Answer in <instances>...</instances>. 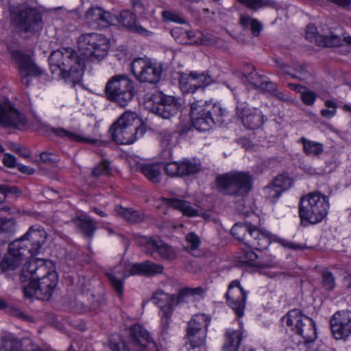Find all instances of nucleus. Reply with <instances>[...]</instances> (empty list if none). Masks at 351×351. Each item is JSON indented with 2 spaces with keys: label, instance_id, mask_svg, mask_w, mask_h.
I'll return each mask as SVG.
<instances>
[{
  "label": "nucleus",
  "instance_id": "29",
  "mask_svg": "<svg viewBox=\"0 0 351 351\" xmlns=\"http://www.w3.org/2000/svg\"><path fill=\"white\" fill-rule=\"evenodd\" d=\"M249 234H251V238L247 240V245L250 248L263 250L269 246L270 238L256 227Z\"/></svg>",
  "mask_w": 351,
  "mask_h": 351
},
{
  "label": "nucleus",
  "instance_id": "34",
  "mask_svg": "<svg viewBox=\"0 0 351 351\" xmlns=\"http://www.w3.org/2000/svg\"><path fill=\"white\" fill-rule=\"evenodd\" d=\"M140 171L152 183L160 182L161 169L158 164H142L139 166Z\"/></svg>",
  "mask_w": 351,
  "mask_h": 351
},
{
  "label": "nucleus",
  "instance_id": "53",
  "mask_svg": "<svg viewBox=\"0 0 351 351\" xmlns=\"http://www.w3.org/2000/svg\"><path fill=\"white\" fill-rule=\"evenodd\" d=\"M186 242L188 244V247L191 250H196L200 245L199 237L194 232H190L186 235Z\"/></svg>",
  "mask_w": 351,
  "mask_h": 351
},
{
  "label": "nucleus",
  "instance_id": "50",
  "mask_svg": "<svg viewBox=\"0 0 351 351\" xmlns=\"http://www.w3.org/2000/svg\"><path fill=\"white\" fill-rule=\"evenodd\" d=\"M163 202L169 207L175 208L180 211H182L184 205H186V201L176 199V198H163Z\"/></svg>",
  "mask_w": 351,
  "mask_h": 351
},
{
  "label": "nucleus",
  "instance_id": "44",
  "mask_svg": "<svg viewBox=\"0 0 351 351\" xmlns=\"http://www.w3.org/2000/svg\"><path fill=\"white\" fill-rule=\"evenodd\" d=\"M300 141L303 144L304 151L307 155L317 156L322 153V144L312 141H308L304 137H302Z\"/></svg>",
  "mask_w": 351,
  "mask_h": 351
},
{
  "label": "nucleus",
  "instance_id": "1",
  "mask_svg": "<svg viewBox=\"0 0 351 351\" xmlns=\"http://www.w3.org/2000/svg\"><path fill=\"white\" fill-rule=\"evenodd\" d=\"M46 238L47 235L43 230L31 227L23 237L10 243L8 250L0 263L1 271H13L25 258L37 254Z\"/></svg>",
  "mask_w": 351,
  "mask_h": 351
},
{
  "label": "nucleus",
  "instance_id": "51",
  "mask_svg": "<svg viewBox=\"0 0 351 351\" xmlns=\"http://www.w3.org/2000/svg\"><path fill=\"white\" fill-rule=\"evenodd\" d=\"M164 170L170 177H180L179 162H171L165 165Z\"/></svg>",
  "mask_w": 351,
  "mask_h": 351
},
{
  "label": "nucleus",
  "instance_id": "18",
  "mask_svg": "<svg viewBox=\"0 0 351 351\" xmlns=\"http://www.w3.org/2000/svg\"><path fill=\"white\" fill-rule=\"evenodd\" d=\"M27 125L25 116L9 101H0V125L5 128L22 129Z\"/></svg>",
  "mask_w": 351,
  "mask_h": 351
},
{
  "label": "nucleus",
  "instance_id": "25",
  "mask_svg": "<svg viewBox=\"0 0 351 351\" xmlns=\"http://www.w3.org/2000/svg\"><path fill=\"white\" fill-rule=\"evenodd\" d=\"M152 301L159 308V313H173L177 303V295H169L162 291H157L153 295Z\"/></svg>",
  "mask_w": 351,
  "mask_h": 351
},
{
  "label": "nucleus",
  "instance_id": "11",
  "mask_svg": "<svg viewBox=\"0 0 351 351\" xmlns=\"http://www.w3.org/2000/svg\"><path fill=\"white\" fill-rule=\"evenodd\" d=\"M10 13L14 23L21 32L34 33L42 26V14L36 8L22 5Z\"/></svg>",
  "mask_w": 351,
  "mask_h": 351
},
{
  "label": "nucleus",
  "instance_id": "40",
  "mask_svg": "<svg viewBox=\"0 0 351 351\" xmlns=\"http://www.w3.org/2000/svg\"><path fill=\"white\" fill-rule=\"evenodd\" d=\"M186 342L193 349L204 346L206 343V333L203 331H186L185 336Z\"/></svg>",
  "mask_w": 351,
  "mask_h": 351
},
{
  "label": "nucleus",
  "instance_id": "4",
  "mask_svg": "<svg viewBox=\"0 0 351 351\" xmlns=\"http://www.w3.org/2000/svg\"><path fill=\"white\" fill-rule=\"evenodd\" d=\"M137 119V114L133 112H124L109 130L112 139L119 144H132L138 138L142 137L146 128L144 125L134 126V123Z\"/></svg>",
  "mask_w": 351,
  "mask_h": 351
},
{
  "label": "nucleus",
  "instance_id": "46",
  "mask_svg": "<svg viewBox=\"0 0 351 351\" xmlns=\"http://www.w3.org/2000/svg\"><path fill=\"white\" fill-rule=\"evenodd\" d=\"M192 72L190 74H182L179 79V84L180 88L184 92H194L196 90L195 84L194 82Z\"/></svg>",
  "mask_w": 351,
  "mask_h": 351
},
{
  "label": "nucleus",
  "instance_id": "24",
  "mask_svg": "<svg viewBox=\"0 0 351 351\" xmlns=\"http://www.w3.org/2000/svg\"><path fill=\"white\" fill-rule=\"evenodd\" d=\"M117 19V22L132 33L145 37L152 35V32L143 27L136 21L135 14L129 10L121 11Z\"/></svg>",
  "mask_w": 351,
  "mask_h": 351
},
{
  "label": "nucleus",
  "instance_id": "16",
  "mask_svg": "<svg viewBox=\"0 0 351 351\" xmlns=\"http://www.w3.org/2000/svg\"><path fill=\"white\" fill-rule=\"evenodd\" d=\"M12 58L18 64V69L23 85L28 87L32 84V77L43 75V70L36 65L32 58L21 51L14 50L12 52Z\"/></svg>",
  "mask_w": 351,
  "mask_h": 351
},
{
  "label": "nucleus",
  "instance_id": "43",
  "mask_svg": "<svg viewBox=\"0 0 351 351\" xmlns=\"http://www.w3.org/2000/svg\"><path fill=\"white\" fill-rule=\"evenodd\" d=\"M51 133L57 136H60L62 138H64L71 141H74L77 142H86L90 141L91 143H94L95 141H88V139L82 137L76 133L70 132L63 128H53L51 129Z\"/></svg>",
  "mask_w": 351,
  "mask_h": 351
},
{
  "label": "nucleus",
  "instance_id": "56",
  "mask_svg": "<svg viewBox=\"0 0 351 351\" xmlns=\"http://www.w3.org/2000/svg\"><path fill=\"white\" fill-rule=\"evenodd\" d=\"M160 143L162 147L168 148L171 145L172 132L169 130H163L159 133Z\"/></svg>",
  "mask_w": 351,
  "mask_h": 351
},
{
  "label": "nucleus",
  "instance_id": "49",
  "mask_svg": "<svg viewBox=\"0 0 351 351\" xmlns=\"http://www.w3.org/2000/svg\"><path fill=\"white\" fill-rule=\"evenodd\" d=\"M322 285L326 290H332L335 285V280L332 274L328 271L322 272Z\"/></svg>",
  "mask_w": 351,
  "mask_h": 351
},
{
  "label": "nucleus",
  "instance_id": "45",
  "mask_svg": "<svg viewBox=\"0 0 351 351\" xmlns=\"http://www.w3.org/2000/svg\"><path fill=\"white\" fill-rule=\"evenodd\" d=\"M241 262L252 266L265 267L273 265L265 264L258 260V256L252 250H246L243 253Z\"/></svg>",
  "mask_w": 351,
  "mask_h": 351
},
{
  "label": "nucleus",
  "instance_id": "55",
  "mask_svg": "<svg viewBox=\"0 0 351 351\" xmlns=\"http://www.w3.org/2000/svg\"><path fill=\"white\" fill-rule=\"evenodd\" d=\"M171 35L175 39L180 43H187L188 41L184 40V36L189 35L188 30L181 27H175L171 30Z\"/></svg>",
  "mask_w": 351,
  "mask_h": 351
},
{
  "label": "nucleus",
  "instance_id": "19",
  "mask_svg": "<svg viewBox=\"0 0 351 351\" xmlns=\"http://www.w3.org/2000/svg\"><path fill=\"white\" fill-rule=\"evenodd\" d=\"M226 298L228 306L234 311L238 317H241L244 313L247 291L241 286L239 281H232L228 287Z\"/></svg>",
  "mask_w": 351,
  "mask_h": 351
},
{
  "label": "nucleus",
  "instance_id": "26",
  "mask_svg": "<svg viewBox=\"0 0 351 351\" xmlns=\"http://www.w3.org/2000/svg\"><path fill=\"white\" fill-rule=\"evenodd\" d=\"M163 266L152 261H144L141 263H135L130 267V272L132 275H142L146 276L161 274Z\"/></svg>",
  "mask_w": 351,
  "mask_h": 351
},
{
  "label": "nucleus",
  "instance_id": "3",
  "mask_svg": "<svg viewBox=\"0 0 351 351\" xmlns=\"http://www.w3.org/2000/svg\"><path fill=\"white\" fill-rule=\"evenodd\" d=\"M223 111L220 106L204 100L191 104L190 117L193 127L199 131H208L214 125L223 122Z\"/></svg>",
  "mask_w": 351,
  "mask_h": 351
},
{
  "label": "nucleus",
  "instance_id": "41",
  "mask_svg": "<svg viewBox=\"0 0 351 351\" xmlns=\"http://www.w3.org/2000/svg\"><path fill=\"white\" fill-rule=\"evenodd\" d=\"M242 75L256 88L258 87L264 77L263 75L258 74L251 64L243 66Z\"/></svg>",
  "mask_w": 351,
  "mask_h": 351
},
{
  "label": "nucleus",
  "instance_id": "23",
  "mask_svg": "<svg viewBox=\"0 0 351 351\" xmlns=\"http://www.w3.org/2000/svg\"><path fill=\"white\" fill-rule=\"evenodd\" d=\"M306 38L319 47H335L342 45L340 37L334 34L330 36L321 35L317 32V27L313 24L307 25Z\"/></svg>",
  "mask_w": 351,
  "mask_h": 351
},
{
  "label": "nucleus",
  "instance_id": "42",
  "mask_svg": "<svg viewBox=\"0 0 351 351\" xmlns=\"http://www.w3.org/2000/svg\"><path fill=\"white\" fill-rule=\"evenodd\" d=\"M247 8L256 11L264 8H276L277 3L273 0H238Z\"/></svg>",
  "mask_w": 351,
  "mask_h": 351
},
{
  "label": "nucleus",
  "instance_id": "5",
  "mask_svg": "<svg viewBox=\"0 0 351 351\" xmlns=\"http://www.w3.org/2000/svg\"><path fill=\"white\" fill-rule=\"evenodd\" d=\"M329 208L328 197L319 191L309 193L302 197L300 202L299 215L301 221L311 224L322 221Z\"/></svg>",
  "mask_w": 351,
  "mask_h": 351
},
{
  "label": "nucleus",
  "instance_id": "6",
  "mask_svg": "<svg viewBox=\"0 0 351 351\" xmlns=\"http://www.w3.org/2000/svg\"><path fill=\"white\" fill-rule=\"evenodd\" d=\"M252 180L248 172L231 171L218 176L215 182L220 193L243 197L252 189Z\"/></svg>",
  "mask_w": 351,
  "mask_h": 351
},
{
  "label": "nucleus",
  "instance_id": "12",
  "mask_svg": "<svg viewBox=\"0 0 351 351\" xmlns=\"http://www.w3.org/2000/svg\"><path fill=\"white\" fill-rule=\"evenodd\" d=\"M131 71L140 82L156 84L161 77L162 69L146 58H136L131 63Z\"/></svg>",
  "mask_w": 351,
  "mask_h": 351
},
{
  "label": "nucleus",
  "instance_id": "9",
  "mask_svg": "<svg viewBox=\"0 0 351 351\" xmlns=\"http://www.w3.org/2000/svg\"><path fill=\"white\" fill-rule=\"evenodd\" d=\"M282 320L292 331L303 338L305 343H311L317 338L314 321L300 310L295 308L289 311Z\"/></svg>",
  "mask_w": 351,
  "mask_h": 351
},
{
  "label": "nucleus",
  "instance_id": "27",
  "mask_svg": "<svg viewBox=\"0 0 351 351\" xmlns=\"http://www.w3.org/2000/svg\"><path fill=\"white\" fill-rule=\"evenodd\" d=\"M73 222L84 237L88 239H92L97 229V222L85 215L75 218Z\"/></svg>",
  "mask_w": 351,
  "mask_h": 351
},
{
  "label": "nucleus",
  "instance_id": "20",
  "mask_svg": "<svg viewBox=\"0 0 351 351\" xmlns=\"http://www.w3.org/2000/svg\"><path fill=\"white\" fill-rule=\"evenodd\" d=\"M247 106L245 101L238 100L236 106L237 114L247 128L252 130L258 128L264 122L263 112L258 108H249Z\"/></svg>",
  "mask_w": 351,
  "mask_h": 351
},
{
  "label": "nucleus",
  "instance_id": "15",
  "mask_svg": "<svg viewBox=\"0 0 351 351\" xmlns=\"http://www.w3.org/2000/svg\"><path fill=\"white\" fill-rule=\"evenodd\" d=\"M142 250L153 257L159 256L162 260L171 261L177 258L176 250L159 237H142L139 241Z\"/></svg>",
  "mask_w": 351,
  "mask_h": 351
},
{
  "label": "nucleus",
  "instance_id": "31",
  "mask_svg": "<svg viewBox=\"0 0 351 351\" xmlns=\"http://www.w3.org/2000/svg\"><path fill=\"white\" fill-rule=\"evenodd\" d=\"M242 339V332L240 330L228 329L224 335L223 350L237 351Z\"/></svg>",
  "mask_w": 351,
  "mask_h": 351
},
{
  "label": "nucleus",
  "instance_id": "47",
  "mask_svg": "<svg viewBox=\"0 0 351 351\" xmlns=\"http://www.w3.org/2000/svg\"><path fill=\"white\" fill-rule=\"evenodd\" d=\"M195 85V89L204 88L213 82V77L206 73L192 72Z\"/></svg>",
  "mask_w": 351,
  "mask_h": 351
},
{
  "label": "nucleus",
  "instance_id": "8",
  "mask_svg": "<svg viewBox=\"0 0 351 351\" xmlns=\"http://www.w3.org/2000/svg\"><path fill=\"white\" fill-rule=\"evenodd\" d=\"M105 93L109 100L125 107L134 95V82L125 75H114L106 84Z\"/></svg>",
  "mask_w": 351,
  "mask_h": 351
},
{
  "label": "nucleus",
  "instance_id": "59",
  "mask_svg": "<svg viewBox=\"0 0 351 351\" xmlns=\"http://www.w3.org/2000/svg\"><path fill=\"white\" fill-rule=\"evenodd\" d=\"M237 210L240 214L245 216L249 215L251 212V208L249 206H246L245 200L243 197L237 202Z\"/></svg>",
  "mask_w": 351,
  "mask_h": 351
},
{
  "label": "nucleus",
  "instance_id": "37",
  "mask_svg": "<svg viewBox=\"0 0 351 351\" xmlns=\"http://www.w3.org/2000/svg\"><path fill=\"white\" fill-rule=\"evenodd\" d=\"M210 320L204 314H197L189 322L186 331H203L206 333Z\"/></svg>",
  "mask_w": 351,
  "mask_h": 351
},
{
  "label": "nucleus",
  "instance_id": "54",
  "mask_svg": "<svg viewBox=\"0 0 351 351\" xmlns=\"http://www.w3.org/2000/svg\"><path fill=\"white\" fill-rule=\"evenodd\" d=\"M173 313H159L160 317V326L162 333H167L170 326V322Z\"/></svg>",
  "mask_w": 351,
  "mask_h": 351
},
{
  "label": "nucleus",
  "instance_id": "17",
  "mask_svg": "<svg viewBox=\"0 0 351 351\" xmlns=\"http://www.w3.org/2000/svg\"><path fill=\"white\" fill-rule=\"evenodd\" d=\"M153 97L154 104L151 110L156 115L164 119H169L180 111L181 105L177 98L162 93L154 94Z\"/></svg>",
  "mask_w": 351,
  "mask_h": 351
},
{
  "label": "nucleus",
  "instance_id": "22",
  "mask_svg": "<svg viewBox=\"0 0 351 351\" xmlns=\"http://www.w3.org/2000/svg\"><path fill=\"white\" fill-rule=\"evenodd\" d=\"M85 18L86 23L93 29L107 27L117 21L116 16L99 7L88 9Z\"/></svg>",
  "mask_w": 351,
  "mask_h": 351
},
{
  "label": "nucleus",
  "instance_id": "64",
  "mask_svg": "<svg viewBox=\"0 0 351 351\" xmlns=\"http://www.w3.org/2000/svg\"><path fill=\"white\" fill-rule=\"evenodd\" d=\"M252 22V23L249 29L251 30L253 36H259L261 32L263 29V25L259 21H258L256 19H254V20Z\"/></svg>",
  "mask_w": 351,
  "mask_h": 351
},
{
  "label": "nucleus",
  "instance_id": "30",
  "mask_svg": "<svg viewBox=\"0 0 351 351\" xmlns=\"http://www.w3.org/2000/svg\"><path fill=\"white\" fill-rule=\"evenodd\" d=\"M31 340L23 339L21 342L14 335L5 334L0 339V351H20L21 344H30Z\"/></svg>",
  "mask_w": 351,
  "mask_h": 351
},
{
  "label": "nucleus",
  "instance_id": "28",
  "mask_svg": "<svg viewBox=\"0 0 351 351\" xmlns=\"http://www.w3.org/2000/svg\"><path fill=\"white\" fill-rule=\"evenodd\" d=\"M289 184V179H285L282 176H279L273 181V182L265 189V193L267 198L274 203L280 196L283 191L287 189V184Z\"/></svg>",
  "mask_w": 351,
  "mask_h": 351
},
{
  "label": "nucleus",
  "instance_id": "7",
  "mask_svg": "<svg viewBox=\"0 0 351 351\" xmlns=\"http://www.w3.org/2000/svg\"><path fill=\"white\" fill-rule=\"evenodd\" d=\"M110 348L112 351H158L156 343L146 329L140 324L130 327L128 340L111 343Z\"/></svg>",
  "mask_w": 351,
  "mask_h": 351
},
{
  "label": "nucleus",
  "instance_id": "10",
  "mask_svg": "<svg viewBox=\"0 0 351 351\" xmlns=\"http://www.w3.org/2000/svg\"><path fill=\"white\" fill-rule=\"evenodd\" d=\"M78 47L84 54L101 60L104 58L110 49V40L104 35L97 33L82 34L77 40Z\"/></svg>",
  "mask_w": 351,
  "mask_h": 351
},
{
  "label": "nucleus",
  "instance_id": "38",
  "mask_svg": "<svg viewBox=\"0 0 351 351\" xmlns=\"http://www.w3.org/2000/svg\"><path fill=\"white\" fill-rule=\"evenodd\" d=\"M180 177L189 176L200 171V164L194 160L184 159L179 162Z\"/></svg>",
  "mask_w": 351,
  "mask_h": 351
},
{
  "label": "nucleus",
  "instance_id": "33",
  "mask_svg": "<svg viewBox=\"0 0 351 351\" xmlns=\"http://www.w3.org/2000/svg\"><path fill=\"white\" fill-rule=\"evenodd\" d=\"M254 227L250 223H237L232 226L231 234L238 240L243 241L247 245V240L251 238V234L249 233L254 230Z\"/></svg>",
  "mask_w": 351,
  "mask_h": 351
},
{
  "label": "nucleus",
  "instance_id": "21",
  "mask_svg": "<svg viewBox=\"0 0 351 351\" xmlns=\"http://www.w3.org/2000/svg\"><path fill=\"white\" fill-rule=\"evenodd\" d=\"M330 327L336 339H346L351 334V311L336 312L330 319Z\"/></svg>",
  "mask_w": 351,
  "mask_h": 351
},
{
  "label": "nucleus",
  "instance_id": "36",
  "mask_svg": "<svg viewBox=\"0 0 351 351\" xmlns=\"http://www.w3.org/2000/svg\"><path fill=\"white\" fill-rule=\"evenodd\" d=\"M16 223L13 219H0V244L7 243L15 231Z\"/></svg>",
  "mask_w": 351,
  "mask_h": 351
},
{
  "label": "nucleus",
  "instance_id": "63",
  "mask_svg": "<svg viewBox=\"0 0 351 351\" xmlns=\"http://www.w3.org/2000/svg\"><path fill=\"white\" fill-rule=\"evenodd\" d=\"M254 20L252 17L247 14H242L240 16L239 23L243 29H248L251 26L252 21Z\"/></svg>",
  "mask_w": 351,
  "mask_h": 351
},
{
  "label": "nucleus",
  "instance_id": "57",
  "mask_svg": "<svg viewBox=\"0 0 351 351\" xmlns=\"http://www.w3.org/2000/svg\"><path fill=\"white\" fill-rule=\"evenodd\" d=\"M182 213L184 215L191 217L200 215L201 210L199 208L193 207L190 202L186 201V205H184Z\"/></svg>",
  "mask_w": 351,
  "mask_h": 351
},
{
  "label": "nucleus",
  "instance_id": "60",
  "mask_svg": "<svg viewBox=\"0 0 351 351\" xmlns=\"http://www.w3.org/2000/svg\"><path fill=\"white\" fill-rule=\"evenodd\" d=\"M3 165L8 168H13L18 165L16 164V158L14 155L10 154H5L3 158Z\"/></svg>",
  "mask_w": 351,
  "mask_h": 351
},
{
  "label": "nucleus",
  "instance_id": "14",
  "mask_svg": "<svg viewBox=\"0 0 351 351\" xmlns=\"http://www.w3.org/2000/svg\"><path fill=\"white\" fill-rule=\"evenodd\" d=\"M51 274H56L53 270L52 262L41 258H32L24 265L21 273V281L23 284L31 281H40Z\"/></svg>",
  "mask_w": 351,
  "mask_h": 351
},
{
  "label": "nucleus",
  "instance_id": "32",
  "mask_svg": "<svg viewBox=\"0 0 351 351\" xmlns=\"http://www.w3.org/2000/svg\"><path fill=\"white\" fill-rule=\"evenodd\" d=\"M106 276L113 289L121 295L123 293L124 280L126 278L124 269H114L106 273Z\"/></svg>",
  "mask_w": 351,
  "mask_h": 351
},
{
  "label": "nucleus",
  "instance_id": "62",
  "mask_svg": "<svg viewBox=\"0 0 351 351\" xmlns=\"http://www.w3.org/2000/svg\"><path fill=\"white\" fill-rule=\"evenodd\" d=\"M40 156L41 160L46 164H53L58 160L57 156L51 152H42Z\"/></svg>",
  "mask_w": 351,
  "mask_h": 351
},
{
  "label": "nucleus",
  "instance_id": "39",
  "mask_svg": "<svg viewBox=\"0 0 351 351\" xmlns=\"http://www.w3.org/2000/svg\"><path fill=\"white\" fill-rule=\"evenodd\" d=\"M206 289L202 287H197L195 288L184 287L181 289L177 295V303H182L186 301L187 298L193 297H204Z\"/></svg>",
  "mask_w": 351,
  "mask_h": 351
},
{
  "label": "nucleus",
  "instance_id": "58",
  "mask_svg": "<svg viewBox=\"0 0 351 351\" xmlns=\"http://www.w3.org/2000/svg\"><path fill=\"white\" fill-rule=\"evenodd\" d=\"M277 84L271 81L262 80L257 88L261 89L263 91L268 92L271 94L276 92Z\"/></svg>",
  "mask_w": 351,
  "mask_h": 351
},
{
  "label": "nucleus",
  "instance_id": "52",
  "mask_svg": "<svg viewBox=\"0 0 351 351\" xmlns=\"http://www.w3.org/2000/svg\"><path fill=\"white\" fill-rule=\"evenodd\" d=\"M317 97V95L311 90L305 89V90L301 92V99L307 106H312Z\"/></svg>",
  "mask_w": 351,
  "mask_h": 351
},
{
  "label": "nucleus",
  "instance_id": "2",
  "mask_svg": "<svg viewBox=\"0 0 351 351\" xmlns=\"http://www.w3.org/2000/svg\"><path fill=\"white\" fill-rule=\"evenodd\" d=\"M49 62L51 71L53 74L57 73V78L73 86L82 80L84 62L73 49L61 48L53 51L49 57Z\"/></svg>",
  "mask_w": 351,
  "mask_h": 351
},
{
  "label": "nucleus",
  "instance_id": "35",
  "mask_svg": "<svg viewBox=\"0 0 351 351\" xmlns=\"http://www.w3.org/2000/svg\"><path fill=\"white\" fill-rule=\"evenodd\" d=\"M116 211L119 216L129 223H137L142 222L145 219V215L143 213L131 208H126L119 206H117Z\"/></svg>",
  "mask_w": 351,
  "mask_h": 351
},
{
  "label": "nucleus",
  "instance_id": "48",
  "mask_svg": "<svg viewBox=\"0 0 351 351\" xmlns=\"http://www.w3.org/2000/svg\"><path fill=\"white\" fill-rule=\"evenodd\" d=\"M110 163L107 160H104L93 169L92 175L95 177L108 175L110 173Z\"/></svg>",
  "mask_w": 351,
  "mask_h": 351
},
{
  "label": "nucleus",
  "instance_id": "13",
  "mask_svg": "<svg viewBox=\"0 0 351 351\" xmlns=\"http://www.w3.org/2000/svg\"><path fill=\"white\" fill-rule=\"evenodd\" d=\"M58 274H51L40 281H31L23 284V293L26 298H36L41 300H49L57 286Z\"/></svg>",
  "mask_w": 351,
  "mask_h": 351
},
{
  "label": "nucleus",
  "instance_id": "61",
  "mask_svg": "<svg viewBox=\"0 0 351 351\" xmlns=\"http://www.w3.org/2000/svg\"><path fill=\"white\" fill-rule=\"evenodd\" d=\"M16 188L14 186L8 187L4 184H0V204L3 202L8 193H15Z\"/></svg>",
  "mask_w": 351,
  "mask_h": 351
}]
</instances>
